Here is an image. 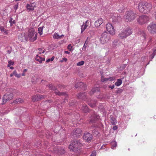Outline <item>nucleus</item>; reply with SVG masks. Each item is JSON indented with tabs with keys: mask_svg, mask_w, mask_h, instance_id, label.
<instances>
[{
	"mask_svg": "<svg viewBox=\"0 0 156 156\" xmlns=\"http://www.w3.org/2000/svg\"><path fill=\"white\" fill-rule=\"evenodd\" d=\"M152 8V5L147 2H141L138 4V9L141 13H147L149 12Z\"/></svg>",
	"mask_w": 156,
	"mask_h": 156,
	"instance_id": "obj_1",
	"label": "nucleus"
},
{
	"mask_svg": "<svg viewBox=\"0 0 156 156\" xmlns=\"http://www.w3.org/2000/svg\"><path fill=\"white\" fill-rule=\"evenodd\" d=\"M37 33L33 28L29 29L26 33L28 38L31 41H35L37 39Z\"/></svg>",
	"mask_w": 156,
	"mask_h": 156,
	"instance_id": "obj_2",
	"label": "nucleus"
},
{
	"mask_svg": "<svg viewBox=\"0 0 156 156\" xmlns=\"http://www.w3.org/2000/svg\"><path fill=\"white\" fill-rule=\"evenodd\" d=\"M81 145V144L80 141L74 140L71 142L69 148L70 150L75 151L78 150Z\"/></svg>",
	"mask_w": 156,
	"mask_h": 156,
	"instance_id": "obj_3",
	"label": "nucleus"
},
{
	"mask_svg": "<svg viewBox=\"0 0 156 156\" xmlns=\"http://www.w3.org/2000/svg\"><path fill=\"white\" fill-rule=\"evenodd\" d=\"M136 15L133 11L130 10L126 12L124 17L126 21L130 22L135 19Z\"/></svg>",
	"mask_w": 156,
	"mask_h": 156,
	"instance_id": "obj_4",
	"label": "nucleus"
},
{
	"mask_svg": "<svg viewBox=\"0 0 156 156\" xmlns=\"http://www.w3.org/2000/svg\"><path fill=\"white\" fill-rule=\"evenodd\" d=\"M132 29L128 27L123 30L119 35V37L121 39L126 38L128 36L130 35L132 33Z\"/></svg>",
	"mask_w": 156,
	"mask_h": 156,
	"instance_id": "obj_5",
	"label": "nucleus"
},
{
	"mask_svg": "<svg viewBox=\"0 0 156 156\" xmlns=\"http://www.w3.org/2000/svg\"><path fill=\"white\" fill-rule=\"evenodd\" d=\"M110 39V36L107 32L102 33L100 39V43L102 44L108 42Z\"/></svg>",
	"mask_w": 156,
	"mask_h": 156,
	"instance_id": "obj_6",
	"label": "nucleus"
},
{
	"mask_svg": "<svg viewBox=\"0 0 156 156\" xmlns=\"http://www.w3.org/2000/svg\"><path fill=\"white\" fill-rule=\"evenodd\" d=\"M147 29L151 34L156 33V24L153 23H150L147 26Z\"/></svg>",
	"mask_w": 156,
	"mask_h": 156,
	"instance_id": "obj_7",
	"label": "nucleus"
},
{
	"mask_svg": "<svg viewBox=\"0 0 156 156\" xmlns=\"http://www.w3.org/2000/svg\"><path fill=\"white\" fill-rule=\"evenodd\" d=\"M149 17L145 15H143L140 16L137 20V22L140 24H144L148 21Z\"/></svg>",
	"mask_w": 156,
	"mask_h": 156,
	"instance_id": "obj_8",
	"label": "nucleus"
},
{
	"mask_svg": "<svg viewBox=\"0 0 156 156\" xmlns=\"http://www.w3.org/2000/svg\"><path fill=\"white\" fill-rule=\"evenodd\" d=\"M13 95L12 93H7L4 95L2 98V104L5 103L8 101L12 99Z\"/></svg>",
	"mask_w": 156,
	"mask_h": 156,
	"instance_id": "obj_9",
	"label": "nucleus"
},
{
	"mask_svg": "<svg viewBox=\"0 0 156 156\" xmlns=\"http://www.w3.org/2000/svg\"><path fill=\"white\" fill-rule=\"evenodd\" d=\"M84 140L87 142H90L93 138L92 134L88 132H85L84 133L83 136Z\"/></svg>",
	"mask_w": 156,
	"mask_h": 156,
	"instance_id": "obj_10",
	"label": "nucleus"
},
{
	"mask_svg": "<svg viewBox=\"0 0 156 156\" xmlns=\"http://www.w3.org/2000/svg\"><path fill=\"white\" fill-rule=\"evenodd\" d=\"M106 28L107 30L111 35H113L115 34V29L112 24L108 23L106 25Z\"/></svg>",
	"mask_w": 156,
	"mask_h": 156,
	"instance_id": "obj_11",
	"label": "nucleus"
},
{
	"mask_svg": "<svg viewBox=\"0 0 156 156\" xmlns=\"http://www.w3.org/2000/svg\"><path fill=\"white\" fill-rule=\"evenodd\" d=\"M99 118V116L95 112H93L92 114L90 117V121L91 122H95Z\"/></svg>",
	"mask_w": 156,
	"mask_h": 156,
	"instance_id": "obj_12",
	"label": "nucleus"
},
{
	"mask_svg": "<svg viewBox=\"0 0 156 156\" xmlns=\"http://www.w3.org/2000/svg\"><path fill=\"white\" fill-rule=\"evenodd\" d=\"M90 25L89 21L87 20L81 26V32L82 33L87 27L90 26Z\"/></svg>",
	"mask_w": 156,
	"mask_h": 156,
	"instance_id": "obj_13",
	"label": "nucleus"
},
{
	"mask_svg": "<svg viewBox=\"0 0 156 156\" xmlns=\"http://www.w3.org/2000/svg\"><path fill=\"white\" fill-rule=\"evenodd\" d=\"M36 3L33 2L30 4H27L26 8L29 11H32L34 10V8L36 7Z\"/></svg>",
	"mask_w": 156,
	"mask_h": 156,
	"instance_id": "obj_14",
	"label": "nucleus"
},
{
	"mask_svg": "<svg viewBox=\"0 0 156 156\" xmlns=\"http://www.w3.org/2000/svg\"><path fill=\"white\" fill-rule=\"evenodd\" d=\"M121 45L123 46V45L118 40H115L113 42L112 46L114 48H120V47L119 46ZM121 48L122 47H121Z\"/></svg>",
	"mask_w": 156,
	"mask_h": 156,
	"instance_id": "obj_15",
	"label": "nucleus"
},
{
	"mask_svg": "<svg viewBox=\"0 0 156 156\" xmlns=\"http://www.w3.org/2000/svg\"><path fill=\"white\" fill-rule=\"evenodd\" d=\"M82 130L80 129H77L73 131V135L76 137H79L81 135Z\"/></svg>",
	"mask_w": 156,
	"mask_h": 156,
	"instance_id": "obj_16",
	"label": "nucleus"
},
{
	"mask_svg": "<svg viewBox=\"0 0 156 156\" xmlns=\"http://www.w3.org/2000/svg\"><path fill=\"white\" fill-rule=\"evenodd\" d=\"M43 97L42 95H36L33 96L32 98V101L34 102L36 101H39L41 99V98H43Z\"/></svg>",
	"mask_w": 156,
	"mask_h": 156,
	"instance_id": "obj_17",
	"label": "nucleus"
},
{
	"mask_svg": "<svg viewBox=\"0 0 156 156\" xmlns=\"http://www.w3.org/2000/svg\"><path fill=\"white\" fill-rule=\"evenodd\" d=\"M103 22V20L101 18H99L95 22V26L96 27H98Z\"/></svg>",
	"mask_w": 156,
	"mask_h": 156,
	"instance_id": "obj_18",
	"label": "nucleus"
},
{
	"mask_svg": "<svg viewBox=\"0 0 156 156\" xmlns=\"http://www.w3.org/2000/svg\"><path fill=\"white\" fill-rule=\"evenodd\" d=\"M75 87L76 88H78L79 87L82 88H84L86 87V85L84 84V83L82 82H80L75 85Z\"/></svg>",
	"mask_w": 156,
	"mask_h": 156,
	"instance_id": "obj_19",
	"label": "nucleus"
},
{
	"mask_svg": "<svg viewBox=\"0 0 156 156\" xmlns=\"http://www.w3.org/2000/svg\"><path fill=\"white\" fill-rule=\"evenodd\" d=\"M77 97L80 99H82L85 100L86 98V94L84 93H79L77 95Z\"/></svg>",
	"mask_w": 156,
	"mask_h": 156,
	"instance_id": "obj_20",
	"label": "nucleus"
},
{
	"mask_svg": "<svg viewBox=\"0 0 156 156\" xmlns=\"http://www.w3.org/2000/svg\"><path fill=\"white\" fill-rule=\"evenodd\" d=\"M99 88L98 87H94L92 88L91 91L90 92V94H94L96 93H99Z\"/></svg>",
	"mask_w": 156,
	"mask_h": 156,
	"instance_id": "obj_21",
	"label": "nucleus"
},
{
	"mask_svg": "<svg viewBox=\"0 0 156 156\" xmlns=\"http://www.w3.org/2000/svg\"><path fill=\"white\" fill-rule=\"evenodd\" d=\"M36 60L39 62L40 63H41L43 61H44L45 59L43 58H42L38 55H37Z\"/></svg>",
	"mask_w": 156,
	"mask_h": 156,
	"instance_id": "obj_22",
	"label": "nucleus"
},
{
	"mask_svg": "<svg viewBox=\"0 0 156 156\" xmlns=\"http://www.w3.org/2000/svg\"><path fill=\"white\" fill-rule=\"evenodd\" d=\"M110 122L112 125H115L117 123V121L115 118L112 116H110Z\"/></svg>",
	"mask_w": 156,
	"mask_h": 156,
	"instance_id": "obj_23",
	"label": "nucleus"
},
{
	"mask_svg": "<svg viewBox=\"0 0 156 156\" xmlns=\"http://www.w3.org/2000/svg\"><path fill=\"white\" fill-rule=\"evenodd\" d=\"M97 103L96 101H91L90 102H88V104L91 107L93 108L96 105Z\"/></svg>",
	"mask_w": 156,
	"mask_h": 156,
	"instance_id": "obj_24",
	"label": "nucleus"
},
{
	"mask_svg": "<svg viewBox=\"0 0 156 156\" xmlns=\"http://www.w3.org/2000/svg\"><path fill=\"white\" fill-rule=\"evenodd\" d=\"M81 110L84 112H88L89 109L86 105H82L81 107Z\"/></svg>",
	"mask_w": 156,
	"mask_h": 156,
	"instance_id": "obj_25",
	"label": "nucleus"
},
{
	"mask_svg": "<svg viewBox=\"0 0 156 156\" xmlns=\"http://www.w3.org/2000/svg\"><path fill=\"white\" fill-rule=\"evenodd\" d=\"M113 80V78L112 77H109V78H101V81L102 82H104L105 81H107L108 80H110V81H112Z\"/></svg>",
	"mask_w": 156,
	"mask_h": 156,
	"instance_id": "obj_26",
	"label": "nucleus"
},
{
	"mask_svg": "<svg viewBox=\"0 0 156 156\" xmlns=\"http://www.w3.org/2000/svg\"><path fill=\"white\" fill-rule=\"evenodd\" d=\"M122 81L121 79H119L117 80V81L115 83V85L117 86H119L122 83Z\"/></svg>",
	"mask_w": 156,
	"mask_h": 156,
	"instance_id": "obj_27",
	"label": "nucleus"
},
{
	"mask_svg": "<svg viewBox=\"0 0 156 156\" xmlns=\"http://www.w3.org/2000/svg\"><path fill=\"white\" fill-rule=\"evenodd\" d=\"M139 34L142 36L144 39H145V34L143 30L140 31Z\"/></svg>",
	"mask_w": 156,
	"mask_h": 156,
	"instance_id": "obj_28",
	"label": "nucleus"
},
{
	"mask_svg": "<svg viewBox=\"0 0 156 156\" xmlns=\"http://www.w3.org/2000/svg\"><path fill=\"white\" fill-rule=\"evenodd\" d=\"M44 27L43 26L41 27H40L38 28V32L39 34L40 35H41L43 34V30L44 28Z\"/></svg>",
	"mask_w": 156,
	"mask_h": 156,
	"instance_id": "obj_29",
	"label": "nucleus"
},
{
	"mask_svg": "<svg viewBox=\"0 0 156 156\" xmlns=\"http://www.w3.org/2000/svg\"><path fill=\"white\" fill-rule=\"evenodd\" d=\"M112 148L113 149L117 146V143L115 141H113L111 142Z\"/></svg>",
	"mask_w": 156,
	"mask_h": 156,
	"instance_id": "obj_30",
	"label": "nucleus"
},
{
	"mask_svg": "<svg viewBox=\"0 0 156 156\" xmlns=\"http://www.w3.org/2000/svg\"><path fill=\"white\" fill-rule=\"evenodd\" d=\"M53 38L54 39H60V35H59L57 33H55L53 35Z\"/></svg>",
	"mask_w": 156,
	"mask_h": 156,
	"instance_id": "obj_31",
	"label": "nucleus"
},
{
	"mask_svg": "<svg viewBox=\"0 0 156 156\" xmlns=\"http://www.w3.org/2000/svg\"><path fill=\"white\" fill-rule=\"evenodd\" d=\"M23 102V100L21 98H18L16 99L14 101V103H22Z\"/></svg>",
	"mask_w": 156,
	"mask_h": 156,
	"instance_id": "obj_32",
	"label": "nucleus"
},
{
	"mask_svg": "<svg viewBox=\"0 0 156 156\" xmlns=\"http://www.w3.org/2000/svg\"><path fill=\"white\" fill-rule=\"evenodd\" d=\"M13 74L14 76H15L17 78H19L20 77L21 74H17V72L16 70H14L13 72Z\"/></svg>",
	"mask_w": 156,
	"mask_h": 156,
	"instance_id": "obj_33",
	"label": "nucleus"
},
{
	"mask_svg": "<svg viewBox=\"0 0 156 156\" xmlns=\"http://www.w3.org/2000/svg\"><path fill=\"white\" fill-rule=\"evenodd\" d=\"M58 154H64L65 152V150L63 149H61L60 150L58 149Z\"/></svg>",
	"mask_w": 156,
	"mask_h": 156,
	"instance_id": "obj_34",
	"label": "nucleus"
},
{
	"mask_svg": "<svg viewBox=\"0 0 156 156\" xmlns=\"http://www.w3.org/2000/svg\"><path fill=\"white\" fill-rule=\"evenodd\" d=\"M48 86L49 87V88L51 90H54L55 91H56V88L55 87H53V86L52 84H49Z\"/></svg>",
	"mask_w": 156,
	"mask_h": 156,
	"instance_id": "obj_35",
	"label": "nucleus"
},
{
	"mask_svg": "<svg viewBox=\"0 0 156 156\" xmlns=\"http://www.w3.org/2000/svg\"><path fill=\"white\" fill-rule=\"evenodd\" d=\"M156 55V49H155L153 51V53L152 54L151 56L150 57L152 59H153L155 55Z\"/></svg>",
	"mask_w": 156,
	"mask_h": 156,
	"instance_id": "obj_36",
	"label": "nucleus"
},
{
	"mask_svg": "<svg viewBox=\"0 0 156 156\" xmlns=\"http://www.w3.org/2000/svg\"><path fill=\"white\" fill-rule=\"evenodd\" d=\"M9 22L10 23V25L12 26V24L15 23V20H13V19L11 18L10 20H9Z\"/></svg>",
	"mask_w": 156,
	"mask_h": 156,
	"instance_id": "obj_37",
	"label": "nucleus"
},
{
	"mask_svg": "<svg viewBox=\"0 0 156 156\" xmlns=\"http://www.w3.org/2000/svg\"><path fill=\"white\" fill-rule=\"evenodd\" d=\"M84 63V62L83 61H81L78 62L77 65V66H81L83 65Z\"/></svg>",
	"mask_w": 156,
	"mask_h": 156,
	"instance_id": "obj_38",
	"label": "nucleus"
},
{
	"mask_svg": "<svg viewBox=\"0 0 156 156\" xmlns=\"http://www.w3.org/2000/svg\"><path fill=\"white\" fill-rule=\"evenodd\" d=\"M14 64V62L11 61H9L8 62V64L7 66L8 67H10L11 65L13 66Z\"/></svg>",
	"mask_w": 156,
	"mask_h": 156,
	"instance_id": "obj_39",
	"label": "nucleus"
},
{
	"mask_svg": "<svg viewBox=\"0 0 156 156\" xmlns=\"http://www.w3.org/2000/svg\"><path fill=\"white\" fill-rule=\"evenodd\" d=\"M122 90L120 88H118L117 90L116 91V93L117 94H119L122 93Z\"/></svg>",
	"mask_w": 156,
	"mask_h": 156,
	"instance_id": "obj_40",
	"label": "nucleus"
},
{
	"mask_svg": "<svg viewBox=\"0 0 156 156\" xmlns=\"http://www.w3.org/2000/svg\"><path fill=\"white\" fill-rule=\"evenodd\" d=\"M87 40H88V38H87V40L85 41V43L84 44L83 49L84 48H86L87 47V44H88V41H87Z\"/></svg>",
	"mask_w": 156,
	"mask_h": 156,
	"instance_id": "obj_41",
	"label": "nucleus"
},
{
	"mask_svg": "<svg viewBox=\"0 0 156 156\" xmlns=\"http://www.w3.org/2000/svg\"><path fill=\"white\" fill-rule=\"evenodd\" d=\"M0 30L2 32H5L6 30L2 26L0 27Z\"/></svg>",
	"mask_w": 156,
	"mask_h": 156,
	"instance_id": "obj_42",
	"label": "nucleus"
},
{
	"mask_svg": "<svg viewBox=\"0 0 156 156\" xmlns=\"http://www.w3.org/2000/svg\"><path fill=\"white\" fill-rule=\"evenodd\" d=\"M67 61V59L66 58H63L62 60H61L60 62H66Z\"/></svg>",
	"mask_w": 156,
	"mask_h": 156,
	"instance_id": "obj_43",
	"label": "nucleus"
},
{
	"mask_svg": "<svg viewBox=\"0 0 156 156\" xmlns=\"http://www.w3.org/2000/svg\"><path fill=\"white\" fill-rule=\"evenodd\" d=\"M124 9V7L123 6H122V9H118V11L119 12H122L123 11V10Z\"/></svg>",
	"mask_w": 156,
	"mask_h": 156,
	"instance_id": "obj_44",
	"label": "nucleus"
},
{
	"mask_svg": "<svg viewBox=\"0 0 156 156\" xmlns=\"http://www.w3.org/2000/svg\"><path fill=\"white\" fill-rule=\"evenodd\" d=\"M4 124H8L9 122V121L8 119H4Z\"/></svg>",
	"mask_w": 156,
	"mask_h": 156,
	"instance_id": "obj_45",
	"label": "nucleus"
},
{
	"mask_svg": "<svg viewBox=\"0 0 156 156\" xmlns=\"http://www.w3.org/2000/svg\"><path fill=\"white\" fill-rule=\"evenodd\" d=\"M90 156H96V152L95 151L93 152Z\"/></svg>",
	"mask_w": 156,
	"mask_h": 156,
	"instance_id": "obj_46",
	"label": "nucleus"
},
{
	"mask_svg": "<svg viewBox=\"0 0 156 156\" xmlns=\"http://www.w3.org/2000/svg\"><path fill=\"white\" fill-rule=\"evenodd\" d=\"M117 129H118V127L116 126H114L112 128V129L114 130H116Z\"/></svg>",
	"mask_w": 156,
	"mask_h": 156,
	"instance_id": "obj_47",
	"label": "nucleus"
},
{
	"mask_svg": "<svg viewBox=\"0 0 156 156\" xmlns=\"http://www.w3.org/2000/svg\"><path fill=\"white\" fill-rule=\"evenodd\" d=\"M72 46L71 44L69 45L67 47V49H72Z\"/></svg>",
	"mask_w": 156,
	"mask_h": 156,
	"instance_id": "obj_48",
	"label": "nucleus"
},
{
	"mask_svg": "<svg viewBox=\"0 0 156 156\" xmlns=\"http://www.w3.org/2000/svg\"><path fill=\"white\" fill-rule=\"evenodd\" d=\"M115 87V86L114 85H112V86H109V88H111V89H113Z\"/></svg>",
	"mask_w": 156,
	"mask_h": 156,
	"instance_id": "obj_49",
	"label": "nucleus"
},
{
	"mask_svg": "<svg viewBox=\"0 0 156 156\" xmlns=\"http://www.w3.org/2000/svg\"><path fill=\"white\" fill-rule=\"evenodd\" d=\"M18 4H16L14 6V8L16 10L18 8Z\"/></svg>",
	"mask_w": 156,
	"mask_h": 156,
	"instance_id": "obj_50",
	"label": "nucleus"
},
{
	"mask_svg": "<svg viewBox=\"0 0 156 156\" xmlns=\"http://www.w3.org/2000/svg\"><path fill=\"white\" fill-rule=\"evenodd\" d=\"M50 61H51V59L50 58H48V59L46 61V62H50Z\"/></svg>",
	"mask_w": 156,
	"mask_h": 156,
	"instance_id": "obj_51",
	"label": "nucleus"
},
{
	"mask_svg": "<svg viewBox=\"0 0 156 156\" xmlns=\"http://www.w3.org/2000/svg\"><path fill=\"white\" fill-rule=\"evenodd\" d=\"M42 49H38L40 51V52H39V53L40 54H41V53H44V51H43L42 52H41L40 51H41V50H42Z\"/></svg>",
	"mask_w": 156,
	"mask_h": 156,
	"instance_id": "obj_52",
	"label": "nucleus"
},
{
	"mask_svg": "<svg viewBox=\"0 0 156 156\" xmlns=\"http://www.w3.org/2000/svg\"><path fill=\"white\" fill-rule=\"evenodd\" d=\"M55 58L54 56H52L51 58H50L51 59V61H52Z\"/></svg>",
	"mask_w": 156,
	"mask_h": 156,
	"instance_id": "obj_53",
	"label": "nucleus"
},
{
	"mask_svg": "<svg viewBox=\"0 0 156 156\" xmlns=\"http://www.w3.org/2000/svg\"><path fill=\"white\" fill-rule=\"evenodd\" d=\"M65 53L67 54H69V52L68 51H65Z\"/></svg>",
	"mask_w": 156,
	"mask_h": 156,
	"instance_id": "obj_54",
	"label": "nucleus"
},
{
	"mask_svg": "<svg viewBox=\"0 0 156 156\" xmlns=\"http://www.w3.org/2000/svg\"><path fill=\"white\" fill-rule=\"evenodd\" d=\"M55 93L56 94L58 95H60V93L59 92H56Z\"/></svg>",
	"mask_w": 156,
	"mask_h": 156,
	"instance_id": "obj_55",
	"label": "nucleus"
},
{
	"mask_svg": "<svg viewBox=\"0 0 156 156\" xmlns=\"http://www.w3.org/2000/svg\"><path fill=\"white\" fill-rule=\"evenodd\" d=\"M27 69H25L23 70V72L24 73H25V72H27Z\"/></svg>",
	"mask_w": 156,
	"mask_h": 156,
	"instance_id": "obj_56",
	"label": "nucleus"
},
{
	"mask_svg": "<svg viewBox=\"0 0 156 156\" xmlns=\"http://www.w3.org/2000/svg\"><path fill=\"white\" fill-rule=\"evenodd\" d=\"M154 16L155 18V20H156V11L155 12L154 14Z\"/></svg>",
	"mask_w": 156,
	"mask_h": 156,
	"instance_id": "obj_57",
	"label": "nucleus"
},
{
	"mask_svg": "<svg viewBox=\"0 0 156 156\" xmlns=\"http://www.w3.org/2000/svg\"><path fill=\"white\" fill-rule=\"evenodd\" d=\"M9 67H10V69H14V67H13L10 66Z\"/></svg>",
	"mask_w": 156,
	"mask_h": 156,
	"instance_id": "obj_58",
	"label": "nucleus"
},
{
	"mask_svg": "<svg viewBox=\"0 0 156 156\" xmlns=\"http://www.w3.org/2000/svg\"><path fill=\"white\" fill-rule=\"evenodd\" d=\"M13 75H14L13 74V72L12 73H11V74L10 75V76L11 77H12V76Z\"/></svg>",
	"mask_w": 156,
	"mask_h": 156,
	"instance_id": "obj_59",
	"label": "nucleus"
},
{
	"mask_svg": "<svg viewBox=\"0 0 156 156\" xmlns=\"http://www.w3.org/2000/svg\"><path fill=\"white\" fill-rule=\"evenodd\" d=\"M25 75V73L23 72V73L22 74V76H24Z\"/></svg>",
	"mask_w": 156,
	"mask_h": 156,
	"instance_id": "obj_60",
	"label": "nucleus"
},
{
	"mask_svg": "<svg viewBox=\"0 0 156 156\" xmlns=\"http://www.w3.org/2000/svg\"><path fill=\"white\" fill-rule=\"evenodd\" d=\"M7 52L9 54L11 53V51L10 50H8Z\"/></svg>",
	"mask_w": 156,
	"mask_h": 156,
	"instance_id": "obj_61",
	"label": "nucleus"
},
{
	"mask_svg": "<svg viewBox=\"0 0 156 156\" xmlns=\"http://www.w3.org/2000/svg\"><path fill=\"white\" fill-rule=\"evenodd\" d=\"M96 135H97L98 134V131H96Z\"/></svg>",
	"mask_w": 156,
	"mask_h": 156,
	"instance_id": "obj_62",
	"label": "nucleus"
},
{
	"mask_svg": "<svg viewBox=\"0 0 156 156\" xmlns=\"http://www.w3.org/2000/svg\"><path fill=\"white\" fill-rule=\"evenodd\" d=\"M64 35L63 34H62L60 36V39L61 38V37H63Z\"/></svg>",
	"mask_w": 156,
	"mask_h": 156,
	"instance_id": "obj_63",
	"label": "nucleus"
},
{
	"mask_svg": "<svg viewBox=\"0 0 156 156\" xmlns=\"http://www.w3.org/2000/svg\"><path fill=\"white\" fill-rule=\"evenodd\" d=\"M153 1L155 2L156 3V0H153Z\"/></svg>",
	"mask_w": 156,
	"mask_h": 156,
	"instance_id": "obj_64",
	"label": "nucleus"
}]
</instances>
